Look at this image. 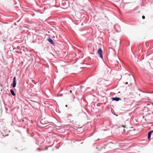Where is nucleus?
Instances as JSON below:
<instances>
[{
	"label": "nucleus",
	"mask_w": 153,
	"mask_h": 153,
	"mask_svg": "<svg viewBox=\"0 0 153 153\" xmlns=\"http://www.w3.org/2000/svg\"><path fill=\"white\" fill-rule=\"evenodd\" d=\"M47 149H48V148H46V150Z\"/></svg>",
	"instance_id": "nucleus-15"
},
{
	"label": "nucleus",
	"mask_w": 153,
	"mask_h": 153,
	"mask_svg": "<svg viewBox=\"0 0 153 153\" xmlns=\"http://www.w3.org/2000/svg\"><path fill=\"white\" fill-rule=\"evenodd\" d=\"M70 93H72V91L71 90H70Z\"/></svg>",
	"instance_id": "nucleus-12"
},
{
	"label": "nucleus",
	"mask_w": 153,
	"mask_h": 153,
	"mask_svg": "<svg viewBox=\"0 0 153 153\" xmlns=\"http://www.w3.org/2000/svg\"><path fill=\"white\" fill-rule=\"evenodd\" d=\"M153 132V130L151 131H149L148 134V138L149 140L150 139L151 136L152 134V133Z\"/></svg>",
	"instance_id": "nucleus-4"
},
{
	"label": "nucleus",
	"mask_w": 153,
	"mask_h": 153,
	"mask_svg": "<svg viewBox=\"0 0 153 153\" xmlns=\"http://www.w3.org/2000/svg\"><path fill=\"white\" fill-rule=\"evenodd\" d=\"M128 83V82H127L126 83V84H127Z\"/></svg>",
	"instance_id": "nucleus-16"
},
{
	"label": "nucleus",
	"mask_w": 153,
	"mask_h": 153,
	"mask_svg": "<svg viewBox=\"0 0 153 153\" xmlns=\"http://www.w3.org/2000/svg\"><path fill=\"white\" fill-rule=\"evenodd\" d=\"M71 122L73 123L74 122V121L72 120V121H71Z\"/></svg>",
	"instance_id": "nucleus-13"
},
{
	"label": "nucleus",
	"mask_w": 153,
	"mask_h": 153,
	"mask_svg": "<svg viewBox=\"0 0 153 153\" xmlns=\"http://www.w3.org/2000/svg\"><path fill=\"white\" fill-rule=\"evenodd\" d=\"M48 41L52 45H54V42L51 39H48Z\"/></svg>",
	"instance_id": "nucleus-6"
},
{
	"label": "nucleus",
	"mask_w": 153,
	"mask_h": 153,
	"mask_svg": "<svg viewBox=\"0 0 153 153\" xmlns=\"http://www.w3.org/2000/svg\"><path fill=\"white\" fill-rule=\"evenodd\" d=\"M97 53L99 54L100 57L101 58H102L103 56L102 54V51L101 48H100L98 50Z\"/></svg>",
	"instance_id": "nucleus-1"
},
{
	"label": "nucleus",
	"mask_w": 153,
	"mask_h": 153,
	"mask_svg": "<svg viewBox=\"0 0 153 153\" xmlns=\"http://www.w3.org/2000/svg\"><path fill=\"white\" fill-rule=\"evenodd\" d=\"M122 126L123 127V128H125L126 127V126H124V125H122Z\"/></svg>",
	"instance_id": "nucleus-10"
},
{
	"label": "nucleus",
	"mask_w": 153,
	"mask_h": 153,
	"mask_svg": "<svg viewBox=\"0 0 153 153\" xmlns=\"http://www.w3.org/2000/svg\"><path fill=\"white\" fill-rule=\"evenodd\" d=\"M112 99L113 100H115L116 101H118L119 100H121V99L120 98H118V97H114V98H112Z\"/></svg>",
	"instance_id": "nucleus-5"
},
{
	"label": "nucleus",
	"mask_w": 153,
	"mask_h": 153,
	"mask_svg": "<svg viewBox=\"0 0 153 153\" xmlns=\"http://www.w3.org/2000/svg\"><path fill=\"white\" fill-rule=\"evenodd\" d=\"M142 18L143 19H145V16H143L142 17Z\"/></svg>",
	"instance_id": "nucleus-9"
},
{
	"label": "nucleus",
	"mask_w": 153,
	"mask_h": 153,
	"mask_svg": "<svg viewBox=\"0 0 153 153\" xmlns=\"http://www.w3.org/2000/svg\"><path fill=\"white\" fill-rule=\"evenodd\" d=\"M16 85V78L15 77H14L13 79V83L12 86L13 88L15 87Z\"/></svg>",
	"instance_id": "nucleus-2"
},
{
	"label": "nucleus",
	"mask_w": 153,
	"mask_h": 153,
	"mask_svg": "<svg viewBox=\"0 0 153 153\" xmlns=\"http://www.w3.org/2000/svg\"><path fill=\"white\" fill-rule=\"evenodd\" d=\"M10 91L11 93L13 96L15 95V94L14 92V91L13 90H12V89L10 90Z\"/></svg>",
	"instance_id": "nucleus-7"
},
{
	"label": "nucleus",
	"mask_w": 153,
	"mask_h": 153,
	"mask_svg": "<svg viewBox=\"0 0 153 153\" xmlns=\"http://www.w3.org/2000/svg\"><path fill=\"white\" fill-rule=\"evenodd\" d=\"M65 106H66V107H67V105H65Z\"/></svg>",
	"instance_id": "nucleus-14"
},
{
	"label": "nucleus",
	"mask_w": 153,
	"mask_h": 153,
	"mask_svg": "<svg viewBox=\"0 0 153 153\" xmlns=\"http://www.w3.org/2000/svg\"><path fill=\"white\" fill-rule=\"evenodd\" d=\"M140 91H138V93H137V95H136V97H138V95H137L138 94V95H139V96H140Z\"/></svg>",
	"instance_id": "nucleus-8"
},
{
	"label": "nucleus",
	"mask_w": 153,
	"mask_h": 153,
	"mask_svg": "<svg viewBox=\"0 0 153 153\" xmlns=\"http://www.w3.org/2000/svg\"><path fill=\"white\" fill-rule=\"evenodd\" d=\"M85 115V113L82 111L79 113L77 115V116L80 118L83 117Z\"/></svg>",
	"instance_id": "nucleus-3"
},
{
	"label": "nucleus",
	"mask_w": 153,
	"mask_h": 153,
	"mask_svg": "<svg viewBox=\"0 0 153 153\" xmlns=\"http://www.w3.org/2000/svg\"><path fill=\"white\" fill-rule=\"evenodd\" d=\"M62 95H63V94H60L59 95V96H62Z\"/></svg>",
	"instance_id": "nucleus-11"
}]
</instances>
